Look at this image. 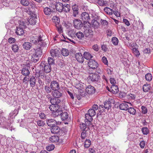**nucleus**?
<instances>
[{"mask_svg":"<svg viewBox=\"0 0 153 153\" xmlns=\"http://www.w3.org/2000/svg\"><path fill=\"white\" fill-rule=\"evenodd\" d=\"M30 42L35 44L38 45L37 48L33 49V53L32 54L31 60L34 62H36L39 60V57L42 54V50L45 44L43 43V41L42 39L40 36H34L30 38Z\"/></svg>","mask_w":153,"mask_h":153,"instance_id":"f257e3e1","label":"nucleus"},{"mask_svg":"<svg viewBox=\"0 0 153 153\" xmlns=\"http://www.w3.org/2000/svg\"><path fill=\"white\" fill-rule=\"evenodd\" d=\"M84 84L82 82H79L76 83L75 85V87L79 90V91L80 93V94L82 96H84L87 94L85 91Z\"/></svg>","mask_w":153,"mask_h":153,"instance_id":"f03ea898","label":"nucleus"},{"mask_svg":"<svg viewBox=\"0 0 153 153\" xmlns=\"http://www.w3.org/2000/svg\"><path fill=\"white\" fill-rule=\"evenodd\" d=\"M100 78V76L96 73L90 74L88 78V80L91 82H97Z\"/></svg>","mask_w":153,"mask_h":153,"instance_id":"7ed1b4c3","label":"nucleus"},{"mask_svg":"<svg viewBox=\"0 0 153 153\" xmlns=\"http://www.w3.org/2000/svg\"><path fill=\"white\" fill-rule=\"evenodd\" d=\"M47 123L48 125L50 126H54L60 124V122L59 121H57L53 119H49L46 120Z\"/></svg>","mask_w":153,"mask_h":153,"instance_id":"20e7f679","label":"nucleus"},{"mask_svg":"<svg viewBox=\"0 0 153 153\" xmlns=\"http://www.w3.org/2000/svg\"><path fill=\"white\" fill-rule=\"evenodd\" d=\"M88 65L89 67L92 69H95L98 67L97 63L93 59L90 60L88 62Z\"/></svg>","mask_w":153,"mask_h":153,"instance_id":"39448f33","label":"nucleus"},{"mask_svg":"<svg viewBox=\"0 0 153 153\" xmlns=\"http://www.w3.org/2000/svg\"><path fill=\"white\" fill-rule=\"evenodd\" d=\"M54 9L53 6H49L48 7H45L44 8L43 12L44 14L47 16H50L53 12Z\"/></svg>","mask_w":153,"mask_h":153,"instance_id":"423d86ee","label":"nucleus"},{"mask_svg":"<svg viewBox=\"0 0 153 153\" xmlns=\"http://www.w3.org/2000/svg\"><path fill=\"white\" fill-rule=\"evenodd\" d=\"M114 102V100L113 99H108V100L104 102V108L107 110L109 109L111 107V104Z\"/></svg>","mask_w":153,"mask_h":153,"instance_id":"0eeeda50","label":"nucleus"},{"mask_svg":"<svg viewBox=\"0 0 153 153\" xmlns=\"http://www.w3.org/2000/svg\"><path fill=\"white\" fill-rule=\"evenodd\" d=\"M50 54L52 57H58L59 56L60 52L59 49H52L50 51Z\"/></svg>","mask_w":153,"mask_h":153,"instance_id":"6e6552de","label":"nucleus"},{"mask_svg":"<svg viewBox=\"0 0 153 153\" xmlns=\"http://www.w3.org/2000/svg\"><path fill=\"white\" fill-rule=\"evenodd\" d=\"M85 92L88 94H94L95 91L94 88L91 85H88L85 88Z\"/></svg>","mask_w":153,"mask_h":153,"instance_id":"1a4fd4ad","label":"nucleus"},{"mask_svg":"<svg viewBox=\"0 0 153 153\" xmlns=\"http://www.w3.org/2000/svg\"><path fill=\"white\" fill-rule=\"evenodd\" d=\"M37 19L36 16L33 14V15H31L30 17L28 19V22L30 25H35Z\"/></svg>","mask_w":153,"mask_h":153,"instance_id":"9d476101","label":"nucleus"},{"mask_svg":"<svg viewBox=\"0 0 153 153\" xmlns=\"http://www.w3.org/2000/svg\"><path fill=\"white\" fill-rule=\"evenodd\" d=\"M64 5L63 4L60 2H58L56 3V5H53V8L54 10L55 9V8L56 10L58 12H61L63 11V7H64Z\"/></svg>","mask_w":153,"mask_h":153,"instance_id":"9b49d317","label":"nucleus"},{"mask_svg":"<svg viewBox=\"0 0 153 153\" xmlns=\"http://www.w3.org/2000/svg\"><path fill=\"white\" fill-rule=\"evenodd\" d=\"M51 87L52 90L54 91L56 90H59L60 88L59 83L55 81H53L52 82Z\"/></svg>","mask_w":153,"mask_h":153,"instance_id":"f8f14e48","label":"nucleus"},{"mask_svg":"<svg viewBox=\"0 0 153 153\" xmlns=\"http://www.w3.org/2000/svg\"><path fill=\"white\" fill-rule=\"evenodd\" d=\"M81 19L84 22H88L90 18L88 13L86 12L82 13L81 14Z\"/></svg>","mask_w":153,"mask_h":153,"instance_id":"ddd939ff","label":"nucleus"},{"mask_svg":"<svg viewBox=\"0 0 153 153\" xmlns=\"http://www.w3.org/2000/svg\"><path fill=\"white\" fill-rule=\"evenodd\" d=\"M75 58L79 62L81 63L83 62L84 59L82 54L80 53H76L75 54Z\"/></svg>","mask_w":153,"mask_h":153,"instance_id":"4468645a","label":"nucleus"},{"mask_svg":"<svg viewBox=\"0 0 153 153\" xmlns=\"http://www.w3.org/2000/svg\"><path fill=\"white\" fill-rule=\"evenodd\" d=\"M29 82L30 86L34 87L35 86L36 83V79L35 76L33 75L30 76V77Z\"/></svg>","mask_w":153,"mask_h":153,"instance_id":"2eb2a0df","label":"nucleus"},{"mask_svg":"<svg viewBox=\"0 0 153 153\" xmlns=\"http://www.w3.org/2000/svg\"><path fill=\"white\" fill-rule=\"evenodd\" d=\"M73 23L74 27L77 29L80 28L81 25H82L81 21L79 20L76 19L74 20Z\"/></svg>","mask_w":153,"mask_h":153,"instance_id":"dca6fc26","label":"nucleus"},{"mask_svg":"<svg viewBox=\"0 0 153 153\" xmlns=\"http://www.w3.org/2000/svg\"><path fill=\"white\" fill-rule=\"evenodd\" d=\"M58 90H54L52 92V94L53 96L57 98L60 97L62 95V93L59 91Z\"/></svg>","mask_w":153,"mask_h":153,"instance_id":"f3484780","label":"nucleus"},{"mask_svg":"<svg viewBox=\"0 0 153 153\" xmlns=\"http://www.w3.org/2000/svg\"><path fill=\"white\" fill-rule=\"evenodd\" d=\"M25 30L22 28L19 27H16V33L17 35L19 36L24 35L25 33Z\"/></svg>","mask_w":153,"mask_h":153,"instance_id":"a211bd4d","label":"nucleus"},{"mask_svg":"<svg viewBox=\"0 0 153 153\" xmlns=\"http://www.w3.org/2000/svg\"><path fill=\"white\" fill-rule=\"evenodd\" d=\"M60 130V128L56 126L51 127V133L53 134H58Z\"/></svg>","mask_w":153,"mask_h":153,"instance_id":"6ab92c4d","label":"nucleus"},{"mask_svg":"<svg viewBox=\"0 0 153 153\" xmlns=\"http://www.w3.org/2000/svg\"><path fill=\"white\" fill-rule=\"evenodd\" d=\"M92 117H93L88 113L85 114V121L89 123L88 124L89 126L91 124V122L93 120Z\"/></svg>","mask_w":153,"mask_h":153,"instance_id":"aec40b11","label":"nucleus"},{"mask_svg":"<svg viewBox=\"0 0 153 153\" xmlns=\"http://www.w3.org/2000/svg\"><path fill=\"white\" fill-rule=\"evenodd\" d=\"M75 35L78 39L83 40L84 38V34L83 32L80 31H78L75 33Z\"/></svg>","mask_w":153,"mask_h":153,"instance_id":"412c9836","label":"nucleus"},{"mask_svg":"<svg viewBox=\"0 0 153 153\" xmlns=\"http://www.w3.org/2000/svg\"><path fill=\"white\" fill-rule=\"evenodd\" d=\"M50 102L52 105H56V104H58L61 101L58 98L53 97L51 99Z\"/></svg>","mask_w":153,"mask_h":153,"instance_id":"4be33fe9","label":"nucleus"},{"mask_svg":"<svg viewBox=\"0 0 153 153\" xmlns=\"http://www.w3.org/2000/svg\"><path fill=\"white\" fill-rule=\"evenodd\" d=\"M44 71L46 73H49L51 71V65L48 63L45 64L44 67Z\"/></svg>","mask_w":153,"mask_h":153,"instance_id":"5701e85b","label":"nucleus"},{"mask_svg":"<svg viewBox=\"0 0 153 153\" xmlns=\"http://www.w3.org/2000/svg\"><path fill=\"white\" fill-rule=\"evenodd\" d=\"M59 106L58 104L52 105L49 107L50 110L53 112L57 110V109H59Z\"/></svg>","mask_w":153,"mask_h":153,"instance_id":"b1692460","label":"nucleus"},{"mask_svg":"<svg viewBox=\"0 0 153 153\" xmlns=\"http://www.w3.org/2000/svg\"><path fill=\"white\" fill-rule=\"evenodd\" d=\"M120 109L124 110H127L128 109V106L126 102L121 104L119 106Z\"/></svg>","mask_w":153,"mask_h":153,"instance_id":"393cba45","label":"nucleus"},{"mask_svg":"<svg viewBox=\"0 0 153 153\" xmlns=\"http://www.w3.org/2000/svg\"><path fill=\"white\" fill-rule=\"evenodd\" d=\"M31 44L29 42H25L23 45V48L27 50H29L31 48Z\"/></svg>","mask_w":153,"mask_h":153,"instance_id":"a878e982","label":"nucleus"},{"mask_svg":"<svg viewBox=\"0 0 153 153\" xmlns=\"http://www.w3.org/2000/svg\"><path fill=\"white\" fill-rule=\"evenodd\" d=\"M61 116V119L63 121L66 120L68 118V115L66 112H63L62 111Z\"/></svg>","mask_w":153,"mask_h":153,"instance_id":"bb28decb","label":"nucleus"},{"mask_svg":"<svg viewBox=\"0 0 153 153\" xmlns=\"http://www.w3.org/2000/svg\"><path fill=\"white\" fill-rule=\"evenodd\" d=\"M21 73L23 75L27 76L29 75L30 72L27 68H24L22 70Z\"/></svg>","mask_w":153,"mask_h":153,"instance_id":"cd10ccee","label":"nucleus"},{"mask_svg":"<svg viewBox=\"0 0 153 153\" xmlns=\"http://www.w3.org/2000/svg\"><path fill=\"white\" fill-rule=\"evenodd\" d=\"M150 88L151 86L150 84L146 83L143 87V91L145 92H147L150 90Z\"/></svg>","mask_w":153,"mask_h":153,"instance_id":"c85d7f7f","label":"nucleus"},{"mask_svg":"<svg viewBox=\"0 0 153 153\" xmlns=\"http://www.w3.org/2000/svg\"><path fill=\"white\" fill-rule=\"evenodd\" d=\"M59 137L56 136H53L50 138V140L53 142H56L59 140Z\"/></svg>","mask_w":153,"mask_h":153,"instance_id":"c756f323","label":"nucleus"},{"mask_svg":"<svg viewBox=\"0 0 153 153\" xmlns=\"http://www.w3.org/2000/svg\"><path fill=\"white\" fill-rule=\"evenodd\" d=\"M62 111L57 109V110L52 112V115L54 117H56L59 115H61Z\"/></svg>","mask_w":153,"mask_h":153,"instance_id":"7c9ffc66","label":"nucleus"},{"mask_svg":"<svg viewBox=\"0 0 153 153\" xmlns=\"http://www.w3.org/2000/svg\"><path fill=\"white\" fill-rule=\"evenodd\" d=\"M92 26L94 28H97L99 26V23L96 20L93 19L91 22Z\"/></svg>","mask_w":153,"mask_h":153,"instance_id":"2f4dec72","label":"nucleus"},{"mask_svg":"<svg viewBox=\"0 0 153 153\" xmlns=\"http://www.w3.org/2000/svg\"><path fill=\"white\" fill-rule=\"evenodd\" d=\"M111 89L113 93H116L119 91L118 88L117 86L115 85H112L111 87Z\"/></svg>","mask_w":153,"mask_h":153,"instance_id":"473e14b6","label":"nucleus"},{"mask_svg":"<svg viewBox=\"0 0 153 153\" xmlns=\"http://www.w3.org/2000/svg\"><path fill=\"white\" fill-rule=\"evenodd\" d=\"M83 56L84 58L87 59L88 60L92 58V56L88 52H85L83 54Z\"/></svg>","mask_w":153,"mask_h":153,"instance_id":"72a5a7b5","label":"nucleus"},{"mask_svg":"<svg viewBox=\"0 0 153 153\" xmlns=\"http://www.w3.org/2000/svg\"><path fill=\"white\" fill-rule=\"evenodd\" d=\"M63 10L65 12H68L70 9V6L69 5L67 4H65L64 5Z\"/></svg>","mask_w":153,"mask_h":153,"instance_id":"f704fd0d","label":"nucleus"},{"mask_svg":"<svg viewBox=\"0 0 153 153\" xmlns=\"http://www.w3.org/2000/svg\"><path fill=\"white\" fill-rule=\"evenodd\" d=\"M104 11L107 14L109 15L113 14V10L109 7H105L104 9Z\"/></svg>","mask_w":153,"mask_h":153,"instance_id":"c9c22d12","label":"nucleus"},{"mask_svg":"<svg viewBox=\"0 0 153 153\" xmlns=\"http://www.w3.org/2000/svg\"><path fill=\"white\" fill-rule=\"evenodd\" d=\"M91 144V140L88 139H86L84 143V146L85 148H88Z\"/></svg>","mask_w":153,"mask_h":153,"instance_id":"e433bc0d","label":"nucleus"},{"mask_svg":"<svg viewBox=\"0 0 153 153\" xmlns=\"http://www.w3.org/2000/svg\"><path fill=\"white\" fill-rule=\"evenodd\" d=\"M52 21L56 24H59L60 22V19L57 16H54L53 17Z\"/></svg>","mask_w":153,"mask_h":153,"instance_id":"4c0bfd02","label":"nucleus"},{"mask_svg":"<svg viewBox=\"0 0 153 153\" xmlns=\"http://www.w3.org/2000/svg\"><path fill=\"white\" fill-rule=\"evenodd\" d=\"M61 53L64 56H67L69 55V51L66 49L63 48L61 50Z\"/></svg>","mask_w":153,"mask_h":153,"instance_id":"58836bf2","label":"nucleus"},{"mask_svg":"<svg viewBox=\"0 0 153 153\" xmlns=\"http://www.w3.org/2000/svg\"><path fill=\"white\" fill-rule=\"evenodd\" d=\"M127 110H128V112L131 114L134 115L136 114V111L133 107H130L129 108H128Z\"/></svg>","mask_w":153,"mask_h":153,"instance_id":"ea45409f","label":"nucleus"},{"mask_svg":"<svg viewBox=\"0 0 153 153\" xmlns=\"http://www.w3.org/2000/svg\"><path fill=\"white\" fill-rule=\"evenodd\" d=\"M146 79L148 81H150L152 79V76L151 73L146 74L145 76Z\"/></svg>","mask_w":153,"mask_h":153,"instance_id":"a19ab883","label":"nucleus"},{"mask_svg":"<svg viewBox=\"0 0 153 153\" xmlns=\"http://www.w3.org/2000/svg\"><path fill=\"white\" fill-rule=\"evenodd\" d=\"M111 41L113 45H117L118 44V40L116 37H114L112 38Z\"/></svg>","mask_w":153,"mask_h":153,"instance_id":"79ce46f5","label":"nucleus"},{"mask_svg":"<svg viewBox=\"0 0 153 153\" xmlns=\"http://www.w3.org/2000/svg\"><path fill=\"white\" fill-rule=\"evenodd\" d=\"M20 2L22 5L25 7L27 6L30 4L28 0H21Z\"/></svg>","mask_w":153,"mask_h":153,"instance_id":"37998d69","label":"nucleus"},{"mask_svg":"<svg viewBox=\"0 0 153 153\" xmlns=\"http://www.w3.org/2000/svg\"><path fill=\"white\" fill-rule=\"evenodd\" d=\"M12 49L14 52H18L19 49V47L17 45H13L12 46Z\"/></svg>","mask_w":153,"mask_h":153,"instance_id":"c03bdc74","label":"nucleus"},{"mask_svg":"<svg viewBox=\"0 0 153 153\" xmlns=\"http://www.w3.org/2000/svg\"><path fill=\"white\" fill-rule=\"evenodd\" d=\"M126 97L129 100H134L135 98L136 95L134 94L130 93L127 95Z\"/></svg>","mask_w":153,"mask_h":153,"instance_id":"a18cd8bd","label":"nucleus"},{"mask_svg":"<svg viewBox=\"0 0 153 153\" xmlns=\"http://www.w3.org/2000/svg\"><path fill=\"white\" fill-rule=\"evenodd\" d=\"M143 133L144 135H147L149 132L148 128L147 127H143L142 128Z\"/></svg>","mask_w":153,"mask_h":153,"instance_id":"49530a36","label":"nucleus"},{"mask_svg":"<svg viewBox=\"0 0 153 153\" xmlns=\"http://www.w3.org/2000/svg\"><path fill=\"white\" fill-rule=\"evenodd\" d=\"M88 113L93 117L96 114V111L92 109H89L88 111Z\"/></svg>","mask_w":153,"mask_h":153,"instance_id":"de8ad7c7","label":"nucleus"},{"mask_svg":"<svg viewBox=\"0 0 153 153\" xmlns=\"http://www.w3.org/2000/svg\"><path fill=\"white\" fill-rule=\"evenodd\" d=\"M132 51L134 54L136 56H138L140 55V53L137 48L132 49Z\"/></svg>","mask_w":153,"mask_h":153,"instance_id":"09e8293b","label":"nucleus"},{"mask_svg":"<svg viewBox=\"0 0 153 153\" xmlns=\"http://www.w3.org/2000/svg\"><path fill=\"white\" fill-rule=\"evenodd\" d=\"M25 11L28 14H30V15L32 13V11L30 7H25Z\"/></svg>","mask_w":153,"mask_h":153,"instance_id":"8fccbe9b","label":"nucleus"},{"mask_svg":"<svg viewBox=\"0 0 153 153\" xmlns=\"http://www.w3.org/2000/svg\"><path fill=\"white\" fill-rule=\"evenodd\" d=\"M55 148L54 145H51L48 146L46 147L47 150L49 151H50L53 150Z\"/></svg>","mask_w":153,"mask_h":153,"instance_id":"3c124183","label":"nucleus"},{"mask_svg":"<svg viewBox=\"0 0 153 153\" xmlns=\"http://www.w3.org/2000/svg\"><path fill=\"white\" fill-rule=\"evenodd\" d=\"M80 127L82 130L85 131L86 128V125L83 123H81L80 124Z\"/></svg>","mask_w":153,"mask_h":153,"instance_id":"603ef678","label":"nucleus"},{"mask_svg":"<svg viewBox=\"0 0 153 153\" xmlns=\"http://www.w3.org/2000/svg\"><path fill=\"white\" fill-rule=\"evenodd\" d=\"M141 109H142V112L144 114H146L147 112V109L144 106H141Z\"/></svg>","mask_w":153,"mask_h":153,"instance_id":"864d4df0","label":"nucleus"},{"mask_svg":"<svg viewBox=\"0 0 153 153\" xmlns=\"http://www.w3.org/2000/svg\"><path fill=\"white\" fill-rule=\"evenodd\" d=\"M38 125L39 126H43L45 124L41 120H38L37 121Z\"/></svg>","mask_w":153,"mask_h":153,"instance_id":"5fc2aeb1","label":"nucleus"},{"mask_svg":"<svg viewBox=\"0 0 153 153\" xmlns=\"http://www.w3.org/2000/svg\"><path fill=\"white\" fill-rule=\"evenodd\" d=\"M48 64L50 65L53 64L54 62L53 58L50 57H48Z\"/></svg>","mask_w":153,"mask_h":153,"instance_id":"6e6d98bb","label":"nucleus"},{"mask_svg":"<svg viewBox=\"0 0 153 153\" xmlns=\"http://www.w3.org/2000/svg\"><path fill=\"white\" fill-rule=\"evenodd\" d=\"M129 45L132 48V49L137 48L136 46H137V45L136 43L133 42H131L130 43Z\"/></svg>","mask_w":153,"mask_h":153,"instance_id":"4d7b16f0","label":"nucleus"},{"mask_svg":"<svg viewBox=\"0 0 153 153\" xmlns=\"http://www.w3.org/2000/svg\"><path fill=\"white\" fill-rule=\"evenodd\" d=\"M16 41V39L14 38L10 37L8 39V42L10 44L14 43Z\"/></svg>","mask_w":153,"mask_h":153,"instance_id":"13d9d810","label":"nucleus"},{"mask_svg":"<svg viewBox=\"0 0 153 153\" xmlns=\"http://www.w3.org/2000/svg\"><path fill=\"white\" fill-rule=\"evenodd\" d=\"M102 61L103 62L105 65H108V60L107 59V58L105 56H103L102 58Z\"/></svg>","mask_w":153,"mask_h":153,"instance_id":"bf43d9fd","label":"nucleus"},{"mask_svg":"<svg viewBox=\"0 0 153 153\" xmlns=\"http://www.w3.org/2000/svg\"><path fill=\"white\" fill-rule=\"evenodd\" d=\"M86 131H83L81 134V138L82 139H84L86 137Z\"/></svg>","mask_w":153,"mask_h":153,"instance_id":"052dcab7","label":"nucleus"},{"mask_svg":"<svg viewBox=\"0 0 153 153\" xmlns=\"http://www.w3.org/2000/svg\"><path fill=\"white\" fill-rule=\"evenodd\" d=\"M110 81L111 83L112 84V85H115L116 84V81L115 79L112 78H111L110 79Z\"/></svg>","mask_w":153,"mask_h":153,"instance_id":"680f3d73","label":"nucleus"},{"mask_svg":"<svg viewBox=\"0 0 153 153\" xmlns=\"http://www.w3.org/2000/svg\"><path fill=\"white\" fill-rule=\"evenodd\" d=\"M123 22L127 26H129L130 25V23L129 21L126 19H123Z\"/></svg>","mask_w":153,"mask_h":153,"instance_id":"e2e57ef3","label":"nucleus"},{"mask_svg":"<svg viewBox=\"0 0 153 153\" xmlns=\"http://www.w3.org/2000/svg\"><path fill=\"white\" fill-rule=\"evenodd\" d=\"M72 9L73 11H78V6L76 4L73 5L72 6Z\"/></svg>","mask_w":153,"mask_h":153,"instance_id":"0e129e2a","label":"nucleus"},{"mask_svg":"<svg viewBox=\"0 0 153 153\" xmlns=\"http://www.w3.org/2000/svg\"><path fill=\"white\" fill-rule=\"evenodd\" d=\"M101 48L102 50L104 52L107 51H108V48L105 45H102Z\"/></svg>","mask_w":153,"mask_h":153,"instance_id":"69168bd1","label":"nucleus"},{"mask_svg":"<svg viewBox=\"0 0 153 153\" xmlns=\"http://www.w3.org/2000/svg\"><path fill=\"white\" fill-rule=\"evenodd\" d=\"M93 49L95 51H98L99 50L98 45L97 44L93 45L92 46Z\"/></svg>","mask_w":153,"mask_h":153,"instance_id":"338daca9","label":"nucleus"},{"mask_svg":"<svg viewBox=\"0 0 153 153\" xmlns=\"http://www.w3.org/2000/svg\"><path fill=\"white\" fill-rule=\"evenodd\" d=\"M45 88L46 91L47 93H49L51 92V89L48 86H45Z\"/></svg>","mask_w":153,"mask_h":153,"instance_id":"774afa93","label":"nucleus"}]
</instances>
